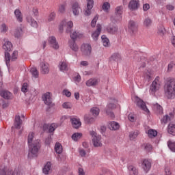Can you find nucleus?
<instances>
[{"label": "nucleus", "instance_id": "09e8293b", "mask_svg": "<svg viewBox=\"0 0 175 175\" xmlns=\"http://www.w3.org/2000/svg\"><path fill=\"white\" fill-rule=\"evenodd\" d=\"M148 135L149 137H155L158 135V132L155 130L150 129L148 131Z\"/></svg>", "mask_w": 175, "mask_h": 175}, {"label": "nucleus", "instance_id": "f3484780", "mask_svg": "<svg viewBox=\"0 0 175 175\" xmlns=\"http://www.w3.org/2000/svg\"><path fill=\"white\" fill-rule=\"evenodd\" d=\"M96 30L92 33V38L94 40H98V38H99V35H100V32L102 31V26L100 24H97Z\"/></svg>", "mask_w": 175, "mask_h": 175}, {"label": "nucleus", "instance_id": "473e14b6", "mask_svg": "<svg viewBox=\"0 0 175 175\" xmlns=\"http://www.w3.org/2000/svg\"><path fill=\"white\" fill-rule=\"evenodd\" d=\"M139 134L140 133L139 132V131L135 130L129 133V137L130 140H135V139H136V137H137Z\"/></svg>", "mask_w": 175, "mask_h": 175}, {"label": "nucleus", "instance_id": "f8f14e48", "mask_svg": "<svg viewBox=\"0 0 175 175\" xmlns=\"http://www.w3.org/2000/svg\"><path fill=\"white\" fill-rule=\"evenodd\" d=\"M48 42L49 44L52 47V49H54V50H58V49H59V44L57 42V39L55 38V37H49Z\"/></svg>", "mask_w": 175, "mask_h": 175}, {"label": "nucleus", "instance_id": "412c9836", "mask_svg": "<svg viewBox=\"0 0 175 175\" xmlns=\"http://www.w3.org/2000/svg\"><path fill=\"white\" fill-rule=\"evenodd\" d=\"M23 124V120L20 117V115H16L15 116L14 126L16 129H20L21 128V125Z\"/></svg>", "mask_w": 175, "mask_h": 175}, {"label": "nucleus", "instance_id": "a18cd8bd", "mask_svg": "<svg viewBox=\"0 0 175 175\" xmlns=\"http://www.w3.org/2000/svg\"><path fill=\"white\" fill-rule=\"evenodd\" d=\"M100 110L99 108L98 107H93L90 109V112L92 113V114L94 116V117H97V116H99V113H100Z\"/></svg>", "mask_w": 175, "mask_h": 175}, {"label": "nucleus", "instance_id": "c756f323", "mask_svg": "<svg viewBox=\"0 0 175 175\" xmlns=\"http://www.w3.org/2000/svg\"><path fill=\"white\" fill-rule=\"evenodd\" d=\"M84 121L85 124H94L95 122V118L91 116L90 114L84 116Z\"/></svg>", "mask_w": 175, "mask_h": 175}, {"label": "nucleus", "instance_id": "7ed1b4c3", "mask_svg": "<svg viewBox=\"0 0 175 175\" xmlns=\"http://www.w3.org/2000/svg\"><path fill=\"white\" fill-rule=\"evenodd\" d=\"M64 27L66 28V32H70V36L72 39L71 40L76 41L77 38H79V33H77L76 31H72V28L73 27V22L68 21L66 23L65 21H62L59 26V29L61 32L64 31Z\"/></svg>", "mask_w": 175, "mask_h": 175}, {"label": "nucleus", "instance_id": "bb28decb", "mask_svg": "<svg viewBox=\"0 0 175 175\" xmlns=\"http://www.w3.org/2000/svg\"><path fill=\"white\" fill-rule=\"evenodd\" d=\"M174 116L173 113H170V115H165L163 118L161 120V124H166L167 122H169V121H172Z\"/></svg>", "mask_w": 175, "mask_h": 175}, {"label": "nucleus", "instance_id": "4c0bfd02", "mask_svg": "<svg viewBox=\"0 0 175 175\" xmlns=\"http://www.w3.org/2000/svg\"><path fill=\"white\" fill-rule=\"evenodd\" d=\"M62 145L59 143H56L55 145V151L57 154H62Z\"/></svg>", "mask_w": 175, "mask_h": 175}, {"label": "nucleus", "instance_id": "69168bd1", "mask_svg": "<svg viewBox=\"0 0 175 175\" xmlns=\"http://www.w3.org/2000/svg\"><path fill=\"white\" fill-rule=\"evenodd\" d=\"M59 12L60 13H65V5H61L59 8Z\"/></svg>", "mask_w": 175, "mask_h": 175}, {"label": "nucleus", "instance_id": "aec40b11", "mask_svg": "<svg viewBox=\"0 0 175 175\" xmlns=\"http://www.w3.org/2000/svg\"><path fill=\"white\" fill-rule=\"evenodd\" d=\"M87 87H95L99 84V79L96 78H91L85 83Z\"/></svg>", "mask_w": 175, "mask_h": 175}, {"label": "nucleus", "instance_id": "c9c22d12", "mask_svg": "<svg viewBox=\"0 0 175 175\" xmlns=\"http://www.w3.org/2000/svg\"><path fill=\"white\" fill-rule=\"evenodd\" d=\"M102 42L105 47H109L110 46V40H108L106 36L103 35L101 36Z\"/></svg>", "mask_w": 175, "mask_h": 175}, {"label": "nucleus", "instance_id": "e433bc0d", "mask_svg": "<svg viewBox=\"0 0 175 175\" xmlns=\"http://www.w3.org/2000/svg\"><path fill=\"white\" fill-rule=\"evenodd\" d=\"M46 127L49 129V133H51L54 132V131H55V129H57V128H58V124H57L55 123H52L51 125H47Z\"/></svg>", "mask_w": 175, "mask_h": 175}, {"label": "nucleus", "instance_id": "b1692460", "mask_svg": "<svg viewBox=\"0 0 175 175\" xmlns=\"http://www.w3.org/2000/svg\"><path fill=\"white\" fill-rule=\"evenodd\" d=\"M68 46H69L70 49L72 51H75V53L79 51V46L76 43V41H75V40H69Z\"/></svg>", "mask_w": 175, "mask_h": 175}, {"label": "nucleus", "instance_id": "423d86ee", "mask_svg": "<svg viewBox=\"0 0 175 175\" xmlns=\"http://www.w3.org/2000/svg\"><path fill=\"white\" fill-rule=\"evenodd\" d=\"M160 88L161 82L159 81V77H157L150 85V93L152 94V95H155V92H157V91H159Z\"/></svg>", "mask_w": 175, "mask_h": 175}, {"label": "nucleus", "instance_id": "a211bd4d", "mask_svg": "<svg viewBox=\"0 0 175 175\" xmlns=\"http://www.w3.org/2000/svg\"><path fill=\"white\" fill-rule=\"evenodd\" d=\"M129 29L131 33H136L137 32V24L133 21H130L129 23Z\"/></svg>", "mask_w": 175, "mask_h": 175}, {"label": "nucleus", "instance_id": "9b49d317", "mask_svg": "<svg viewBox=\"0 0 175 175\" xmlns=\"http://www.w3.org/2000/svg\"><path fill=\"white\" fill-rule=\"evenodd\" d=\"M40 72L42 75H49L50 72V65L46 62H41L40 64Z\"/></svg>", "mask_w": 175, "mask_h": 175}, {"label": "nucleus", "instance_id": "2f4dec72", "mask_svg": "<svg viewBox=\"0 0 175 175\" xmlns=\"http://www.w3.org/2000/svg\"><path fill=\"white\" fill-rule=\"evenodd\" d=\"M107 32H109V33L114 35V33H116L118 31V27L117 26L109 25L107 27Z\"/></svg>", "mask_w": 175, "mask_h": 175}, {"label": "nucleus", "instance_id": "c03bdc74", "mask_svg": "<svg viewBox=\"0 0 175 175\" xmlns=\"http://www.w3.org/2000/svg\"><path fill=\"white\" fill-rule=\"evenodd\" d=\"M81 136H83L82 133H75L72 135V139L74 140V142H77L79 139H81Z\"/></svg>", "mask_w": 175, "mask_h": 175}, {"label": "nucleus", "instance_id": "f03ea898", "mask_svg": "<svg viewBox=\"0 0 175 175\" xmlns=\"http://www.w3.org/2000/svg\"><path fill=\"white\" fill-rule=\"evenodd\" d=\"M164 91L167 99L175 98V79L168 78L164 85Z\"/></svg>", "mask_w": 175, "mask_h": 175}, {"label": "nucleus", "instance_id": "ddd939ff", "mask_svg": "<svg viewBox=\"0 0 175 175\" xmlns=\"http://www.w3.org/2000/svg\"><path fill=\"white\" fill-rule=\"evenodd\" d=\"M117 106L116 104L109 103L105 109L106 113L111 118H114V113L111 111L113 109H116Z\"/></svg>", "mask_w": 175, "mask_h": 175}, {"label": "nucleus", "instance_id": "39448f33", "mask_svg": "<svg viewBox=\"0 0 175 175\" xmlns=\"http://www.w3.org/2000/svg\"><path fill=\"white\" fill-rule=\"evenodd\" d=\"M90 136L92 137V143L94 147H102V137L95 131H90Z\"/></svg>", "mask_w": 175, "mask_h": 175}, {"label": "nucleus", "instance_id": "f704fd0d", "mask_svg": "<svg viewBox=\"0 0 175 175\" xmlns=\"http://www.w3.org/2000/svg\"><path fill=\"white\" fill-rule=\"evenodd\" d=\"M27 21L31 25V27H33L34 28L38 27V23L35 21V19L32 18L31 16H27Z\"/></svg>", "mask_w": 175, "mask_h": 175}, {"label": "nucleus", "instance_id": "79ce46f5", "mask_svg": "<svg viewBox=\"0 0 175 175\" xmlns=\"http://www.w3.org/2000/svg\"><path fill=\"white\" fill-rule=\"evenodd\" d=\"M142 147L144 151H146V152H150V151L152 150V146H151V144H144Z\"/></svg>", "mask_w": 175, "mask_h": 175}, {"label": "nucleus", "instance_id": "de8ad7c7", "mask_svg": "<svg viewBox=\"0 0 175 175\" xmlns=\"http://www.w3.org/2000/svg\"><path fill=\"white\" fill-rule=\"evenodd\" d=\"M102 9L105 12V13H109V10L110 9V4L109 2L103 3Z\"/></svg>", "mask_w": 175, "mask_h": 175}, {"label": "nucleus", "instance_id": "864d4df0", "mask_svg": "<svg viewBox=\"0 0 175 175\" xmlns=\"http://www.w3.org/2000/svg\"><path fill=\"white\" fill-rule=\"evenodd\" d=\"M144 77L145 80H148L150 81V79H151V72L148 70L145 71L144 74Z\"/></svg>", "mask_w": 175, "mask_h": 175}, {"label": "nucleus", "instance_id": "603ef678", "mask_svg": "<svg viewBox=\"0 0 175 175\" xmlns=\"http://www.w3.org/2000/svg\"><path fill=\"white\" fill-rule=\"evenodd\" d=\"M23 33V29L21 28H18L15 30L14 36L15 38H20Z\"/></svg>", "mask_w": 175, "mask_h": 175}, {"label": "nucleus", "instance_id": "3c124183", "mask_svg": "<svg viewBox=\"0 0 175 175\" xmlns=\"http://www.w3.org/2000/svg\"><path fill=\"white\" fill-rule=\"evenodd\" d=\"M56 16L57 15H56L55 12H51L47 18L49 23H51V21H54V20H55Z\"/></svg>", "mask_w": 175, "mask_h": 175}, {"label": "nucleus", "instance_id": "4be33fe9", "mask_svg": "<svg viewBox=\"0 0 175 175\" xmlns=\"http://www.w3.org/2000/svg\"><path fill=\"white\" fill-rule=\"evenodd\" d=\"M59 69L61 72H67V70H69L68 62L66 61L60 62L59 64Z\"/></svg>", "mask_w": 175, "mask_h": 175}, {"label": "nucleus", "instance_id": "a878e982", "mask_svg": "<svg viewBox=\"0 0 175 175\" xmlns=\"http://www.w3.org/2000/svg\"><path fill=\"white\" fill-rule=\"evenodd\" d=\"M167 133L172 136H175V123L170 122L167 126Z\"/></svg>", "mask_w": 175, "mask_h": 175}, {"label": "nucleus", "instance_id": "5fc2aeb1", "mask_svg": "<svg viewBox=\"0 0 175 175\" xmlns=\"http://www.w3.org/2000/svg\"><path fill=\"white\" fill-rule=\"evenodd\" d=\"M78 151L80 157H81L82 158L85 157V156L87 155V152H85V150L83 148H79Z\"/></svg>", "mask_w": 175, "mask_h": 175}, {"label": "nucleus", "instance_id": "0e129e2a", "mask_svg": "<svg viewBox=\"0 0 175 175\" xmlns=\"http://www.w3.org/2000/svg\"><path fill=\"white\" fill-rule=\"evenodd\" d=\"M62 106L64 109H70L71 105L70 103H64Z\"/></svg>", "mask_w": 175, "mask_h": 175}, {"label": "nucleus", "instance_id": "9d476101", "mask_svg": "<svg viewBox=\"0 0 175 175\" xmlns=\"http://www.w3.org/2000/svg\"><path fill=\"white\" fill-rule=\"evenodd\" d=\"M81 50L84 55H91L92 47L90 44H83L81 45Z\"/></svg>", "mask_w": 175, "mask_h": 175}, {"label": "nucleus", "instance_id": "f257e3e1", "mask_svg": "<svg viewBox=\"0 0 175 175\" xmlns=\"http://www.w3.org/2000/svg\"><path fill=\"white\" fill-rule=\"evenodd\" d=\"M27 143L29 146V157L34 155L36 157L40 150V139L35 138V133L30 132L28 135Z\"/></svg>", "mask_w": 175, "mask_h": 175}, {"label": "nucleus", "instance_id": "13d9d810", "mask_svg": "<svg viewBox=\"0 0 175 175\" xmlns=\"http://www.w3.org/2000/svg\"><path fill=\"white\" fill-rule=\"evenodd\" d=\"M165 27L163 26H161L160 28H159L158 33L160 35V36H163L165 35Z\"/></svg>", "mask_w": 175, "mask_h": 175}, {"label": "nucleus", "instance_id": "0eeeda50", "mask_svg": "<svg viewBox=\"0 0 175 175\" xmlns=\"http://www.w3.org/2000/svg\"><path fill=\"white\" fill-rule=\"evenodd\" d=\"M133 100H134L137 106L139 107V109L145 111V113H150V110H148L147 106H146V103H144V101H143V100H142L137 96L133 97Z\"/></svg>", "mask_w": 175, "mask_h": 175}, {"label": "nucleus", "instance_id": "20e7f679", "mask_svg": "<svg viewBox=\"0 0 175 175\" xmlns=\"http://www.w3.org/2000/svg\"><path fill=\"white\" fill-rule=\"evenodd\" d=\"M124 7L120 5L115 9V16L111 18L112 23H118L120 20H122V10Z\"/></svg>", "mask_w": 175, "mask_h": 175}, {"label": "nucleus", "instance_id": "37998d69", "mask_svg": "<svg viewBox=\"0 0 175 175\" xmlns=\"http://www.w3.org/2000/svg\"><path fill=\"white\" fill-rule=\"evenodd\" d=\"M9 31V27H8L5 23H3L0 26V31L1 33H6Z\"/></svg>", "mask_w": 175, "mask_h": 175}, {"label": "nucleus", "instance_id": "6ab92c4d", "mask_svg": "<svg viewBox=\"0 0 175 175\" xmlns=\"http://www.w3.org/2000/svg\"><path fill=\"white\" fill-rule=\"evenodd\" d=\"M3 49L5 50V53L8 51H12L13 49V44L8 39H4V44H3Z\"/></svg>", "mask_w": 175, "mask_h": 175}, {"label": "nucleus", "instance_id": "680f3d73", "mask_svg": "<svg viewBox=\"0 0 175 175\" xmlns=\"http://www.w3.org/2000/svg\"><path fill=\"white\" fill-rule=\"evenodd\" d=\"M63 94H64V95H66V96H67L68 98H69L72 96V93L70 92H69V90H64L63 91Z\"/></svg>", "mask_w": 175, "mask_h": 175}, {"label": "nucleus", "instance_id": "ea45409f", "mask_svg": "<svg viewBox=\"0 0 175 175\" xmlns=\"http://www.w3.org/2000/svg\"><path fill=\"white\" fill-rule=\"evenodd\" d=\"M30 72L33 77H35V79H38V77H39V71H38V69H36V68H31Z\"/></svg>", "mask_w": 175, "mask_h": 175}, {"label": "nucleus", "instance_id": "774afa93", "mask_svg": "<svg viewBox=\"0 0 175 175\" xmlns=\"http://www.w3.org/2000/svg\"><path fill=\"white\" fill-rule=\"evenodd\" d=\"M165 173L166 175H170V174H172V172H170V168L168 167H166L165 168Z\"/></svg>", "mask_w": 175, "mask_h": 175}, {"label": "nucleus", "instance_id": "6e6d98bb", "mask_svg": "<svg viewBox=\"0 0 175 175\" xmlns=\"http://www.w3.org/2000/svg\"><path fill=\"white\" fill-rule=\"evenodd\" d=\"M98 18H99V16L96 15L93 20L92 21L91 27H92V28H94V27L96 25V21H98Z\"/></svg>", "mask_w": 175, "mask_h": 175}, {"label": "nucleus", "instance_id": "dca6fc26", "mask_svg": "<svg viewBox=\"0 0 175 175\" xmlns=\"http://www.w3.org/2000/svg\"><path fill=\"white\" fill-rule=\"evenodd\" d=\"M42 100L45 105H47V106H50V105H51L53 101L51 100V95L50 94V92H46L42 95Z\"/></svg>", "mask_w": 175, "mask_h": 175}, {"label": "nucleus", "instance_id": "8fccbe9b", "mask_svg": "<svg viewBox=\"0 0 175 175\" xmlns=\"http://www.w3.org/2000/svg\"><path fill=\"white\" fill-rule=\"evenodd\" d=\"M111 59L112 61H116L117 62L120 61V59H121V55L118 53H114L111 57Z\"/></svg>", "mask_w": 175, "mask_h": 175}, {"label": "nucleus", "instance_id": "49530a36", "mask_svg": "<svg viewBox=\"0 0 175 175\" xmlns=\"http://www.w3.org/2000/svg\"><path fill=\"white\" fill-rule=\"evenodd\" d=\"M151 24H152V21L150 18H146L144 21V25L146 28H148V27H151Z\"/></svg>", "mask_w": 175, "mask_h": 175}, {"label": "nucleus", "instance_id": "2eb2a0df", "mask_svg": "<svg viewBox=\"0 0 175 175\" xmlns=\"http://www.w3.org/2000/svg\"><path fill=\"white\" fill-rule=\"evenodd\" d=\"M139 6H140V3L137 0H131L129 3V9L131 10V12L137 10Z\"/></svg>", "mask_w": 175, "mask_h": 175}, {"label": "nucleus", "instance_id": "6e6552de", "mask_svg": "<svg viewBox=\"0 0 175 175\" xmlns=\"http://www.w3.org/2000/svg\"><path fill=\"white\" fill-rule=\"evenodd\" d=\"M5 64L8 68L10 66V59L11 61H15L17 59L18 57V52L17 51H14L12 54V57H10V53L8 52H5Z\"/></svg>", "mask_w": 175, "mask_h": 175}, {"label": "nucleus", "instance_id": "4d7b16f0", "mask_svg": "<svg viewBox=\"0 0 175 175\" xmlns=\"http://www.w3.org/2000/svg\"><path fill=\"white\" fill-rule=\"evenodd\" d=\"M86 1H87L86 8L89 9H92V8H94V0H86Z\"/></svg>", "mask_w": 175, "mask_h": 175}, {"label": "nucleus", "instance_id": "c85d7f7f", "mask_svg": "<svg viewBox=\"0 0 175 175\" xmlns=\"http://www.w3.org/2000/svg\"><path fill=\"white\" fill-rule=\"evenodd\" d=\"M0 95L2 98H4V99H12V97L13 96V94H12L10 92L6 90L0 92Z\"/></svg>", "mask_w": 175, "mask_h": 175}, {"label": "nucleus", "instance_id": "7c9ffc66", "mask_svg": "<svg viewBox=\"0 0 175 175\" xmlns=\"http://www.w3.org/2000/svg\"><path fill=\"white\" fill-rule=\"evenodd\" d=\"M110 131H117L120 129V124L117 122H110L109 124Z\"/></svg>", "mask_w": 175, "mask_h": 175}, {"label": "nucleus", "instance_id": "bf43d9fd", "mask_svg": "<svg viewBox=\"0 0 175 175\" xmlns=\"http://www.w3.org/2000/svg\"><path fill=\"white\" fill-rule=\"evenodd\" d=\"M22 92H28V83H24L21 88Z\"/></svg>", "mask_w": 175, "mask_h": 175}, {"label": "nucleus", "instance_id": "72a5a7b5", "mask_svg": "<svg viewBox=\"0 0 175 175\" xmlns=\"http://www.w3.org/2000/svg\"><path fill=\"white\" fill-rule=\"evenodd\" d=\"M51 169V162H47L46 164L44 166V168L42 170V172L44 174H49V172H50Z\"/></svg>", "mask_w": 175, "mask_h": 175}, {"label": "nucleus", "instance_id": "4468645a", "mask_svg": "<svg viewBox=\"0 0 175 175\" xmlns=\"http://www.w3.org/2000/svg\"><path fill=\"white\" fill-rule=\"evenodd\" d=\"M142 167L145 173H148V171L151 169V161L148 159H144L142 163Z\"/></svg>", "mask_w": 175, "mask_h": 175}, {"label": "nucleus", "instance_id": "58836bf2", "mask_svg": "<svg viewBox=\"0 0 175 175\" xmlns=\"http://www.w3.org/2000/svg\"><path fill=\"white\" fill-rule=\"evenodd\" d=\"M128 169L130 172L131 175H137L138 174L137 170L136 169V167H133V165H129L128 167Z\"/></svg>", "mask_w": 175, "mask_h": 175}, {"label": "nucleus", "instance_id": "e2e57ef3", "mask_svg": "<svg viewBox=\"0 0 175 175\" xmlns=\"http://www.w3.org/2000/svg\"><path fill=\"white\" fill-rule=\"evenodd\" d=\"M128 119L129 121H131V122H135V116H133V114H129Z\"/></svg>", "mask_w": 175, "mask_h": 175}, {"label": "nucleus", "instance_id": "052dcab7", "mask_svg": "<svg viewBox=\"0 0 175 175\" xmlns=\"http://www.w3.org/2000/svg\"><path fill=\"white\" fill-rule=\"evenodd\" d=\"M91 10H92V8H86V10L84 12L85 16H91Z\"/></svg>", "mask_w": 175, "mask_h": 175}, {"label": "nucleus", "instance_id": "393cba45", "mask_svg": "<svg viewBox=\"0 0 175 175\" xmlns=\"http://www.w3.org/2000/svg\"><path fill=\"white\" fill-rule=\"evenodd\" d=\"M152 108L154 110V111L157 113V114H160V115L163 114V108L158 103L153 104Z\"/></svg>", "mask_w": 175, "mask_h": 175}, {"label": "nucleus", "instance_id": "338daca9", "mask_svg": "<svg viewBox=\"0 0 175 175\" xmlns=\"http://www.w3.org/2000/svg\"><path fill=\"white\" fill-rule=\"evenodd\" d=\"M12 175H23V174L20 170H14V171L12 172Z\"/></svg>", "mask_w": 175, "mask_h": 175}, {"label": "nucleus", "instance_id": "1a4fd4ad", "mask_svg": "<svg viewBox=\"0 0 175 175\" xmlns=\"http://www.w3.org/2000/svg\"><path fill=\"white\" fill-rule=\"evenodd\" d=\"M71 9L74 16H79V14H80V12H81V7L77 1H74L71 4Z\"/></svg>", "mask_w": 175, "mask_h": 175}, {"label": "nucleus", "instance_id": "cd10ccee", "mask_svg": "<svg viewBox=\"0 0 175 175\" xmlns=\"http://www.w3.org/2000/svg\"><path fill=\"white\" fill-rule=\"evenodd\" d=\"M14 16L18 23H23V13H21V11L19 9L15 10Z\"/></svg>", "mask_w": 175, "mask_h": 175}, {"label": "nucleus", "instance_id": "5701e85b", "mask_svg": "<svg viewBox=\"0 0 175 175\" xmlns=\"http://www.w3.org/2000/svg\"><path fill=\"white\" fill-rule=\"evenodd\" d=\"M70 121L72 122V126L75 129H79V128H80L81 126V122L80 121V119L74 118H71Z\"/></svg>", "mask_w": 175, "mask_h": 175}, {"label": "nucleus", "instance_id": "a19ab883", "mask_svg": "<svg viewBox=\"0 0 175 175\" xmlns=\"http://www.w3.org/2000/svg\"><path fill=\"white\" fill-rule=\"evenodd\" d=\"M167 146L170 150L172 151V152H175V142H172V140H169L167 142Z\"/></svg>", "mask_w": 175, "mask_h": 175}]
</instances>
